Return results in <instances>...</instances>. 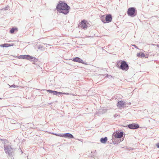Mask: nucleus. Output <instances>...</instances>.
<instances>
[{"mask_svg": "<svg viewBox=\"0 0 159 159\" xmlns=\"http://www.w3.org/2000/svg\"><path fill=\"white\" fill-rule=\"evenodd\" d=\"M55 135L56 136L64 137L65 138H68L69 139L74 138L73 136L71 134L69 133H66L63 134H55Z\"/></svg>", "mask_w": 159, "mask_h": 159, "instance_id": "nucleus-5", "label": "nucleus"}, {"mask_svg": "<svg viewBox=\"0 0 159 159\" xmlns=\"http://www.w3.org/2000/svg\"><path fill=\"white\" fill-rule=\"evenodd\" d=\"M137 56L138 57L143 58H147L148 57V55L147 52L144 53L142 52L138 53Z\"/></svg>", "mask_w": 159, "mask_h": 159, "instance_id": "nucleus-6", "label": "nucleus"}, {"mask_svg": "<svg viewBox=\"0 0 159 159\" xmlns=\"http://www.w3.org/2000/svg\"><path fill=\"white\" fill-rule=\"evenodd\" d=\"M120 68L123 70H127L129 68V67L127 62L124 61H121Z\"/></svg>", "mask_w": 159, "mask_h": 159, "instance_id": "nucleus-3", "label": "nucleus"}, {"mask_svg": "<svg viewBox=\"0 0 159 159\" xmlns=\"http://www.w3.org/2000/svg\"><path fill=\"white\" fill-rule=\"evenodd\" d=\"M47 91L49 92L50 93H52L53 94L55 95H57V94H69V93H63L61 92H57L55 91H52L50 90H47Z\"/></svg>", "mask_w": 159, "mask_h": 159, "instance_id": "nucleus-9", "label": "nucleus"}, {"mask_svg": "<svg viewBox=\"0 0 159 159\" xmlns=\"http://www.w3.org/2000/svg\"><path fill=\"white\" fill-rule=\"evenodd\" d=\"M113 134L115 138H120L123 137L124 133L122 132L118 133L116 132V133H114Z\"/></svg>", "mask_w": 159, "mask_h": 159, "instance_id": "nucleus-8", "label": "nucleus"}, {"mask_svg": "<svg viewBox=\"0 0 159 159\" xmlns=\"http://www.w3.org/2000/svg\"><path fill=\"white\" fill-rule=\"evenodd\" d=\"M14 45L13 43H11V44H9L8 43H5L3 44H1L0 45V47H8L10 46H12Z\"/></svg>", "mask_w": 159, "mask_h": 159, "instance_id": "nucleus-13", "label": "nucleus"}, {"mask_svg": "<svg viewBox=\"0 0 159 159\" xmlns=\"http://www.w3.org/2000/svg\"><path fill=\"white\" fill-rule=\"evenodd\" d=\"M112 16L111 14H107L105 16V20H112Z\"/></svg>", "mask_w": 159, "mask_h": 159, "instance_id": "nucleus-14", "label": "nucleus"}, {"mask_svg": "<svg viewBox=\"0 0 159 159\" xmlns=\"http://www.w3.org/2000/svg\"><path fill=\"white\" fill-rule=\"evenodd\" d=\"M89 26V24L87 22V20H82L81 23L79 24V28L83 29H86Z\"/></svg>", "mask_w": 159, "mask_h": 159, "instance_id": "nucleus-4", "label": "nucleus"}, {"mask_svg": "<svg viewBox=\"0 0 159 159\" xmlns=\"http://www.w3.org/2000/svg\"><path fill=\"white\" fill-rule=\"evenodd\" d=\"M157 47H159V45H157Z\"/></svg>", "mask_w": 159, "mask_h": 159, "instance_id": "nucleus-26", "label": "nucleus"}, {"mask_svg": "<svg viewBox=\"0 0 159 159\" xmlns=\"http://www.w3.org/2000/svg\"><path fill=\"white\" fill-rule=\"evenodd\" d=\"M9 86H10V88H18V86H17V85H15V84H13L11 85H9Z\"/></svg>", "mask_w": 159, "mask_h": 159, "instance_id": "nucleus-19", "label": "nucleus"}, {"mask_svg": "<svg viewBox=\"0 0 159 159\" xmlns=\"http://www.w3.org/2000/svg\"><path fill=\"white\" fill-rule=\"evenodd\" d=\"M26 55H20L19 56L16 57L19 59H26Z\"/></svg>", "mask_w": 159, "mask_h": 159, "instance_id": "nucleus-17", "label": "nucleus"}, {"mask_svg": "<svg viewBox=\"0 0 159 159\" xmlns=\"http://www.w3.org/2000/svg\"><path fill=\"white\" fill-rule=\"evenodd\" d=\"M107 137H105L104 138H101L100 139V141L102 143H105L107 141Z\"/></svg>", "mask_w": 159, "mask_h": 159, "instance_id": "nucleus-15", "label": "nucleus"}, {"mask_svg": "<svg viewBox=\"0 0 159 159\" xmlns=\"http://www.w3.org/2000/svg\"><path fill=\"white\" fill-rule=\"evenodd\" d=\"M26 59L27 60H33V62L37 61V59H36V58L30 56L29 55H26Z\"/></svg>", "mask_w": 159, "mask_h": 159, "instance_id": "nucleus-10", "label": "nucleus"}, {"mask_svg": "<svg viewBox=\"0 0 159 159\" xmlns=\"http://www.w3.org/2000/svg\"><path fill=\"white\" fill-rule=\"evenodd\" d=\"M103 22L104 23H106V22H109L111 21V20H103Z\"/></svg>", "mask_w": 159, "mask_h": 159, "instance_id": "nucleus-23", "label": "nucleus"}, {"mask_svg": "<svg viewBox=\"0 0 159 159\" xmlns=\"http://www.w3.org/2000/svg\"><path fill=\"white\" fill-rule=\"evenodd\" d=\"M66 3L61 1L56 7L57 11L59 13H61L66 15L69 13V10L70 9Z\"/></svg>", "mask_w": 159, "mask_h": 159, "instance_id": "nucleus-1", "label": "nucleus"}, {"mask_svg": "<svg viewBox=\"0 0 159 159\" xmlns=\"http://www.w3.org/2000/svg\"><path fill=\"white\" fill-rule=\"evenodd\" d=\"M5 151L6 152L9 153L10 150H9L8 148H5Z\"/></svg>", "mask_w": 159, "mask_h": 159, "instance_id": "nucleus-20", "label": "nucleus"}, {"mask_svg": "<svg viewBox=\"0 0 159 159\" xmlns=\"http://www.w3.org/2000/svg\"><path fill=\"white\" fill-rule=\"evenodd\" d=\"M133 45V46H134V47H135V48H137V46H136V45Z\"/></svg>", "mask_w": 159, "mask_h": 159, "instance_id": "nucleus-25", "label": "nucleus"}, {"mask_svg": "<svg viewBox=\"0 0 159 159\" xmlns=\"http://www.w3.org/2000/svg\"><path fill=\"white\" fill-rule=\"evenodd\" d=\"M8 9H9V7H6L5 8H2L1 10V11H5L6 10H8Z\"/></svg>", "mask_w": 159, "mask_h": 159, "instance_id": "nucleus-22", "label": "nucleus"}, {"mask_svg": "<svg viewBox=\"0 0 159 159\" xmlns=\"http://www.w3.org/2000/svg\"><path fill=\"white\" fill-rule=\"evenodd\" d=\"M155 17V16L152 17V18H154Z\"/></svg>", "mask_w": 159, "mask_h": 159, "instance_id": "nucleus-27", "label": "nucleus"}, {"mask_svg": "<svg viewBox=\"0 0 159 159\" xmlns=\"http://www.w3.org/2000/svg\"><path fill=\"white\" fill-rule=\"evenodd\" d=\"M18 29L16 28H12L10 30V33L11 34H13L15 32H17Z\"/></svg>", "mask_w": 159, "mask_h": 159, "instance_id": "nucleus-16", "label": "nucleus"}, {"mask_svg": "<svg viewBox=\"0 0 159 159\" xmlns=\"http://www.w3.org/2000/svg\"><path fill=\"white\" fill-rule=\"evenodd\" d=\"M125 104V102L124 101H120L118 102L117 106L118 107L121 108L124 107Z\"/></svg>", "mask_w": 159, "mask_h": 159, "instance_id": "nucleus-11", "label": "nucleus"}, {"mask_svg": "<svg viewBox=\"0 0 159 159\" xmlns=\"http://www.w3.org/2000/svg\"><path fill=\"white\" fill-rule=\"evenodd\" d=\"M128 127L129 128L131 129H135L139 128V125L135 123L129 124L128 125Z\"/></svg>", "mask_w": 159, "mask_h": 159, "instance_id": "nucleus-7", "label": "nucleus"}, {"mask_svg": "<svg viewBox=\"0 0 159 159\" xmlns=\"http://www.w3.org/2000/svg\"><path fill=\"white\" fill-rule=\"evenodd\" d=\"M105 15H102L100 17L101 20H105Z\"/></svg>", "mask_w": 159, "mask_h": 159, "instance_id": "nucleus-21", "label": "nucleus"}, {"mask_svg": "<svg viewBox=\"0 0 159 159\" xmlns=\"http://www.w3.org/2000/svg\"><path fill=\"white\" fill-rule=\"evenodd\" d=\"M136 10L134 7L129 8L127 11V14L129 16L131 17H134L136 15Z\"/></svg>", "mask_w": 159, "mask_h": 159, "instance_id": "nucleus-2", "label": "nucleus"}, {"mask_svg": "<svg viewBox=\"0 0 159 159\" xmlns=\"http://www.w3.org/2000/svg\"><path fill=\"white\" fill-rule=\"evenodd\" d=\"M120 62H121V61H119L118 62L116 63V66L118 68H120V65L121 64H120V63H121Z\"/></svg>", "mask_w": 159, "mask_h": 159, "instance_id": "nucleus-18", "label": "nucleus"}, {"mask_svg": "<svg viewBox=\"0 0 159 159\" xmlns=\"http://www.w3.org/2000/svg\"><path fill=\"white\" fill-rule=\"evenodd\" d=\"M156 146L157 148H159V143H157L156 144Z\"/></svg>", "mask_w": 159, "mask_h": 159, "instance_id": "nucleus-24", "label": "nucleus"}, {"mask_svg": "<svg viewBox=\"0 0 159 159\" xmlns=\"http://www.w3.org/2000/svg\"><path fill=\"white\" fill-rule=\"evenodd\" d=\"M73 61L75 62H78L83 64H84L83 61L80 58L78 57H76L74 58Z\"/></svg>", "mask_w": 159, "mask_h": 159, "instance_id": "nucleus-12", "label": "nucleus"}]
</instances>
